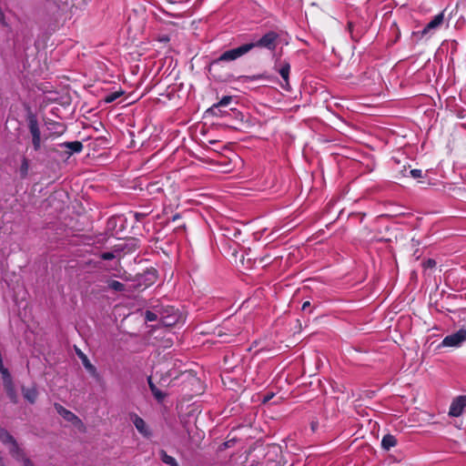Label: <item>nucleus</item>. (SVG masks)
<instances>
[{
  "label": "nucleus",
  "instance_id": "obj_1",
  "mask_svg": "<svg viewBox=\"0 0 466 466\" xmlns=\"http://www.w3.org/2000/svg\"><path fill=\"white\" fill-rule=\"evenodd\" d=\"M0 441L8 446L11 456L20 461L23 466H35L34 462L26 456L25 451L19 446L16 440L4 428L0 426Z\"/></svg>",
  "mask_w": 466,
  "mask_h": 466
},
{
  "label": "nucleus",
  "instance_id": "obj_18",
  "mask_svg": "<svg viewBox=\"0 0 466 466\" xmlns=\"http://www.w3.org/2000/svg\"><path fill=\"white\" fill-rule=\"evenodd\" d=\"M124 94V92L122 90H118V91H115V92H112L108 95H106L105 97H104V101L106 103V104H110L114 101H116L118 97H120L122 95Z\"/></svg>",
  "mask_w": 466,
  "mask_h": 466
},
{
  "label": "nucleus",
  "instance_id": "obj_29",
  "mask_svg": "<svg viewBox=\"0 0 466 466\" xmlns=\"http://www.w3.org/2000/svg\"><path fill=\"white\" fill-rule=\"evenodd\" d=\"M148 384H149V388H150V390H155V387H157L151 380V378H148Z\"/></svg>",
  "mask_w": 466,
  "mask_h": 466
},
{
  "label": "nucleus",
  "instance_id": "obj_14",
  "mask_svg": "<svg viewBox=\"0 0 466 466\" xmlns=\"http://www.w3.org/2000/svg\"><path fill=\"white\" fill-rule=\"evenodd\" d=\"M22 392L24 395V398L30 403H35L37 399V390L35 387L31 388H23Z\"/></svg>",
  "mask_w": 466,
  "mask_h": 466
},
{
  "label": "nucleus",
  "instance_id": "obj_21",
  "mask_svg": "<svg viewBox=\"0 0 466 466\" xmlns=\"http://www.w3.org/2000/svg\"><path fill=\"white\" fill-rule=\"evenodd\" d=\"M145 319L147 321H155L158 319V315L153 311L147 310L145 313Z\"/></svg>",
  "mask_w": 466,
  "mask_h": 466
},
{
  "label": "nucleus",
  "instance_id": "obj_27",
  "mask_svg": "<svg viewBox=\"0 0 466 466\" xmlns=\"http://www.w3.org/2000/svg\"><path fill=\"white\" fill-rule=\"evenodd\" d=\"M435 265H436L435 260L431 259V258L424 262V267H426V268H433V267H435Z\"/></svg>",
  "mask_w": 466,
  "mask_h": 466
},
{
  "label": "nucleus",
  "instance_id": "obj_8",
  "mask_svg": "<svg viewBox=\"0 0 466 466\" xmlns=\"http://www.w3.org/2000/svg\"><path fill=\"white\" fill-rule=\"evenodd\" d=\"M466 407V396H460L453 400L451 404L449 414L452 417H459L461 415L464 408Z\"/></svg>",
  "mask_w": 466,
  "mask_h": 466
},
{
  "label": "nucleus",
  "instance_id": "obj_6",
  "mask_svg": "<svg viewBox=\"0 0 466 466\" xmlns=\"http://www.w3.org/2000/svg\"><path fill=\"white\" fill-rule=\"evenodd\" d=\"M29 130L32 135L34 149L38 151L41 147V132L36 119L32 118L29 120Z\"/></svg>",
  "mask_w": 466,
  "mask_h": 466
},
{
  "label": "nucleus",
  "instance_id": "obj_11",
  "mask_svg": "<svg viewBox=\"0 0 466 466\" xmlns=\"http://www.w3.org/2000/svg\"><path fill=\"white\" fill-rule=\"evenodd\" d=\"M76 354L79 357V359L82 360V363L85 367V369L93 376L97 377V371L96 367L90 362L88 358L85 353H83L80 350H76Z\"/></svg>",
  "mask_w": 466,
  "mask_h": 466
},
{
  "label": "nucleus",
  "instance_id": "obj_2",
  "mask_svg": "<svg viewBox=\"0 0 466 466\" xmlns=\"http://www.w3.org/2000/svg\"><path fill=\"white\" fill-rule=\"evenodd\" d=\"M252 50V46L244 44L238 47L232 48L222 53L218 58L212 60L210 63V66L213 65H217L219 63H228L235 61L243 56L247 55L249 51Z\"/></svg>",
  "mask_w": 466,
  "mask_h": 466
},
{
  "label": "nucleus",
  "instance_id": "obj_30",
  "mask_svg": "<svg viewBox=\"0 0 466 466\" xmlns=\"http://www.w3.org/2000/svg\"><path fill=\"white\" fill-rule=\"evenodd\" d=\"M272 397H273V394L267 395V396H265V397H264L263 401H264V402H267V401H268Z\"/></svg>",
  "mask_w": 466,
  "mask_h": 466
},
{
  "label": "nucleus",
  "instance_id": "obj_9",
  "mask_svg": "<svg viewBox=\"0 0 466 466\" xmlns=\"http://www.w3.org/2000/svg\"><path fill=\"white\" fill-rule=\"evenodd\" d=\"M3 382H4V387L6 391V394L8 396V398L10 399V400L14 403H17L18 396L15 391V385L13 383L11 376L4 379Z\"/></svg>",
  "mask_w": 466,
  "mask_h": 466
},
{
  "label": "nucleus",
  "instance_id": "obj_20",
  "mask_svg": "<svg viewBox=\"0 0 466 466\" xmlns=\"http://www.w3.org/2000/svg\"><path fill=\"white\" fill-rule=\"evenodd\" d=\"M231 96H224L218 104L214 105L213 107L210 108V110L213 111L214 109L218 108L219 106H226L231 102Z\"/></svg>",
  "mask_w": 466,
  "mask_h": 466
},
{
  "label": "nucleus",
  "instance_id": "obj_22",
  "mask_svg": "<svg viewBox=\"0 0 466 466\" xmlns=\"http://www.w3.org/2000/svg\"><path fill=\"white\" fill-rule=\"evenodd\" d=\"M29 168L28 160L26 158H24L20 167L21 174L25 177L27 175Z\"/></svg>",
  "mask_w": 466,
  "mask_h": 466
},
{
  "label": "nucleus",
  "instance_id": "obj_19",
  "mask_svg": "<svg viewBox=\"0 0 466 466\" xmlns=\"http://www.w3.org/2000/svg\"><path fill=\"white\" fill-rule=\"evenodd\" d=\"M108 288L114 291H124L125 285L117 280H111L108 282Z\"/></svg>",
  "mask_w": 466,
  "mask_h": 466
},
{
  "label": "nucleus",
  "instance_id": "obj_10",
  "mask_svg": "<svg viewBox=\"0 0 466 466\" xmlns=\"http://www.w3.org/2000/svg\"><path fill=\"white\" fill-rule=\"evenodd\" d=\"M443 19H444L443 13H440L437 15H435L431 19V21L429 22L427 24V25L423 28V30L420 33L421 35L423 36V35H427L428 33H430L431 30L436 29L437 27H439L443 23Z\"/></svg>",
  "mask_w": 466,
  "mask_h": 466
},
{
  "label": "nucleus",
  "instance_id": "obj_3",
  "mask_svg": "<svg viewBox=\"0 0 466 466\" xmlns=\"http://www.w3.org/2000/svg\"><path fill=\"white\" fill-rule=\"evenodd\" d=\"M278 38L279 35L277 33L269 31L267 34H265L261 38H259L257 42L248 43V45H251L252 49L254 47H264L268 50H275Z\"/></svg>",
  "mask_w": 466,
  "mask_h": 466
},
{
  "label": "nucleus",
  "instance_id": "obj_5",
  "mask_svg": "<svg viewBox=\"0 0 466 466\" xmlns=\"http://www.w3.org/2000/svg\"><path fill=\"white\" fill-rule=\"evenodd\" d=\"M466 340V329L461 328L456 332L446 336L441 344L444 347H460Z\"/></svg>",
  "mask_w": 466,
  "mask_h": 466
},
{
  "label": "nucleus",
  "instance_id": "obj_12",
  "mask_svg": "<svg viewBox=\"0 0 466 466\" xmlns=\"http://www.w3.org/2000/svg\"><path fill=\"white\" fill-rule=\"evenodd\" d=\"M289 72H290L289 63L283 62L279 68V73L284 81V84H281L282 87H284V88H288L289 86Z\"/></svg>",
  "mask_w": 466,
  "mask_h": 466
},
{
  "label": "nucleus",
  "instance_id": "obj_26",
  "mask_svg": "<svg viewBox=\"0 0 466 466\" xmlns=\"http://www.w3.org/2000/svg\"><path fill=\"white\" fill-rule=\"evenodd\" d=\"M100 257L104 260H110V259H113L115 258V255L112 252H104V253L101 254Z\"/></svg>",
  "mask_w": 466,
  "mask_h": 466
},
{
  "label": "nucleus",
  "instance_id": "obj_25",
  "mask_svg": "<svg viewBox=\"0 0 466 466\" xmlns=\"http://www.w3.org/2000/svg\"><path fill=\"white\" fill-rule=\"evenodd\" d=\"M410 173L411 177L414 178H419L422 177V171L420 169H411Z\"/></svg>",
  "mask_w": 466,
  "mask_h": 466
},
{
  "label": "nucleus",
  "instance_id": "obj_4",
  "mask_svg": "<svg viewBox=\"0 0 466 466\" xmlns=\"http://www.w3.org/2000/svg\"><path fill=\"white\" fill-rule=\"evenodd\" d=\"M55 409L64 420L71 422L73 425H75L76 427L82 431L85 430L84 423L75 413L66 409L59 403H55Z\"/></svg>",
  "mask_w": 466,
  "mask_h": 466
},
{
  "label": "nucleus",
  "instance_id": "obj_15",
  "mask_svg": "<svg viewBox=\"0 0 466 466\" xmlns=\"http://www.w3.org/2000/svg\"><path fill=\"white\" fill-rule=\"evenodd\" d=\"M397 445L396 438L391 434H386L381 440V447L385 451H390Z\"/></svg>",
  "mask_w": 466,
  "mask_h": 466
},
{
  "label": "nucleus",
  "instance_id": "obj_31",
  "mask_svg": "<svg viewBox=\"0 0 466 466\" xmlns=\"http://www.w3.org/2000/svg\"><path fill=\"white\" fill-rule=\"evenodd\" d=\"M148 275L150 276L149 279L153 282L155 279V273H148Z\"/></svg>",
  "mask_w": 466,
  "mask_h": 466
},
{
  "label": "nucleus",
  "instance_id": "obj_23",
  "mask_svg": "<svg viewBox=\"0 0 466 466\" xmlns=\"http://www.w3.org/2000/svg\"><path fill=\"white\" fill-rule=\"evenodd\" d=\"M154 397L157 400H162L164 398H165V394L159 390L157 387H155V390H151Z\"/></svg>",
  "mask_w": 466,
  "mask_h": 466
},
{
  "label": "nucleus",
  "instance_id": "obj_7",
  "mask_svg": "<svg viewBox=\"0 0 466 466\" xmlns=\"http://www.w3.org/2000/svg\"><path fill=\"white\" fill-rule=\"evenodd\" d=\"M167 314L162 312L160 314V321L164 326L171 327L174 326L179 319L180 316L175 309L171 308H167L166 310Z\"/></svg>",
  "mask_w": 466,
  "mask_h": 466
},
{
  "label": "nucleus",
  "instance_id": "obj_24",
  "mask_svg": "<svg viewBox=\"0 0 466 466\" xmlns=\"http://www.w3.org/2000/svg\"><path fill=\"white\" fill-rule=\"evenodd\" d=\"M0 25L3 26H5V27H7L9 25L1 7H0Z\"/></svg>",
  "mask_w": 466,
  "mask_h": 466
},
{
  "label": "nucleus",
  "instance_id": "obj_13",
  "mask_svg": "<svg viewBox=\"0 0 466 466\" xmlns=\"http://www.w3.org/2000/svg\"><path fill=\"white\" fill-rule=\"evenodd\" d=\"M133 423L136 429L145 437L150 436V431H148L145 420L138 417L137 415L134 416Z\"/></svg>",
  "mask_w": 466,
  "mask_h": 466
},
{
  "label": "nucleus",
  "instance_id": "obj_17",
  "mask_svg": "<svg viewBox=\"0 0 466 466\" xmlns=\"http://www.w3.org/2000/svg\"><path fill=\"white\" fill-rule=\"evenodd\" d=\"M160 457H161V460L164 463L166 464H168L169 466H176V464L177 463L176 459L173 458L172 456L167 454V452L165 451H160Z\"/></svg>",
  "mask_w": 466,
  "mask_h": 466
},
{
  "label": "nucleus",
  "instance_id": "obj_16",
  "mask_svg": "<svg viewBox=\"0 0 466 466\" xmlns=\"http://www.w3.org/2000/svg\"><path fill=\"white\" fill-rule=\"evenodd\" d=\"M60 147L69 149L70 154L79 153L83 149V145L80 141L65 142L60 144Z\"/></svg>",
  "mask_w": 466,
  "mask_h": 466
},
{
  "label": "nucleus",
  "instance_id": "obj_28",
  "mask_svg": "<svg viewBox=\"0 0 466 466\" xmlns=\"http://www.w3.org/2000/svg\"><path fill=\"white\" fill-rule=\"evenodd\" d=\"M310 307V302L309 301H305L303 304H302V308L301 309L302 310H306L308 308Z\"/></svg>",
  "mask_w": 466,
  "mask_h": 466
}]
</instances>
